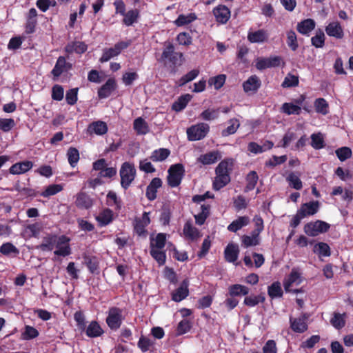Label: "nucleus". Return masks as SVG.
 <instances>
[{"mask_svg":"<svg viewBox=\"0 0 353 353\" xmlns=\"http://www.w3.org/2000/svg\"><path fill=\"white\" fill-rule=\"evenodd\" d=\"M233 160L226 159L221 161L216 168V176L213 181V188L219 190L225 186L230 181L229 172L232 170Z\"/></svg>","mask_w":353,"mask_h":353,"instance_id":"nucleus-1","label":"nucleus"},{"mask_svg":"<svg viewBox=\"0 0 353 353\" xmlns=\"http://www.w3.org/2000/svg\"><path fill=\"white\" fill-rule=\"evenodd\" d=\"M121 185L125 190L128 189L135 179L137 170L133 163L124 162L120 168Z\"/></svg>","mask_w":353,"mask_h":353,"instance_id":"nucleus-2","label":"nucleus"},{"mask_svg":"<svg viewBox=\"0 0 353 353\" xmlns=\"http://www.w3.org/2000/svg\"><path fill=\"white\" fill-rule=\"evenodd\" d=\"M168 184L172 188L179 186L185 174V169L182 164L172 165L168 170Z\"/></svg>","mask_w":353,"mask_h":353,"instance_id":"nucleus-3","label":"nucleus"},{"mask_svg":"<svg viewBox=\"0 0 353 353\" xmlns=\"http://www.w3.org/2000/svg\"><path fill=\"white\" fill-rule=\"evenodd\" d=\"M123 321V310L117 307H111L108 312L105 322L112 330H118Z\"/></svg>","mask_w":353,"mask_h":353,"instance_id":"nucleus-4","label":"nucleus"},{"mask_svg":"<svg viewBox=\"0 0 353 353\" xmlns=\"http://www.w3.org/2000/svg\"><path fill=\"white\" fill-rule=\"evenodd\" d=\"M210 130V126L207 123H199L193 125L187 129V136L190 141H199L203 139Z\"/></svg>","mask_w":353,"mask_h":353,"instance_id":"nucleus-5","label":"nucleus"},{"mask_svg":"<svg viewBox=\"0 0 353 353\" xmlns=\"http://www.w3.org/2000/svg\"><path fill=\"white\" fill-rule=\"evenodd\" d=\"M131 44L130 40L118 42L114 47L103 50V54L100 58V62H107L111 58L118 56L121 52L127 48Z\"/></svg>","mask_w":353,"mask_h":353,"instance_id":"nucleus-6","label":"nucleus"},{"mask_svg":"<svg viewBox=\"0 0 353 353\" xmlns=\"http://www.w3.org/2000/svg\"><path fill=\"white\" fill-rule=\"evenodd\" d=\"M70 239L65 235L56 236L54 243V254L60 256H67L71 254V248L70 245Z\"/></svg>","mask_w":353,"mask_h":353,"instance_id":"nucleus-7","label":"nucleus"},{"mask_svg":"<svg viewBox=\"0 0 353 353\" xmlns=\"http://www.w3.org/2000/svg\"><path fill=\"white\" fill-rule=\"evenodd\" d=\"M330 228V225L323 221L317 220L307 223L304 226L305 233L310 236H316L321 233L326 232Z\"/></svg>","mask_w":353,"mask_h":353,"instance_id":"nucleus-8","label":"nucleus"},{"mask_svg":"<svg viewBox=\"0 0 353 353\" xmlns=\"http://www.w3.org/2000/svg\"><path fill=\"white\" fill-rule=\"evenodd\" d=\"M303 279L301 278V274L299 270L296 268H293L289 275H288L283 280V287L286 292H293L298 293L300 292L299 290H292L293 286L299 285Z\"/></svg>","mask_w":353,"mask_h":353,"instance_id":"nucleus-9","label":"nucleus"},{"mask_svg":"<svg viewBox=\"0 0 353 353\" xmlns=\"http://www.w3.org/2000/svg\"><path fill=\"white\" fill-rule=\"evenodd\" d=\"M281 61L282 58L279 56H274L269 58L258 57L255 60V67L259 70L274 68L279 66L281 63Z\"/></svg>","mask_w":353,"mask_h":353,"instance_id":"nucleus-10","label":"nucleus"},{"mask_svg":"<svg viewBox=\"0 0 353 353\" xmlns=\"http://www.w3.org/2000/svg\"><path fill=\"white\" fill-rule=\"evenodd\" d=\"M202 234L201 232L193 225V224L187 221L183 226L182 236L187 241L195 242L200 239Z\"/></svg>","mask_w":353,"mask_h":353,"instance_id":"nucleus-11","label":"nucleus"},{"mask_svg":"<svg viewBox=\"0 0 353 353\" xmlns=\"http://www.w3.org/2000/svg\"><path fill=\"white\" fill-rule=\"evenodd\" d=\"M309 316L307 314H303L300 317L292 318L290 317V323L291 329L297 333H303L307 330V319Z\"/></svg>","mask_w":353,"mask_h":353,"instance_id":"nucleus-12","label":"nucleus"},{"mask_svg":"<svg viewBox=\"0 0 353 353\" xmlns=\"http://www.w3.org/2000/svg\"><path fill=\"white\" fill-rule=\"evenodd\" d=\"M71 68L72 64L67 62L64 57H59L51 72L53 75L54 80H57L62 73L68 72Z\"/></svg>","mask_w":353,"mask_h":353,"instance_id":"nucleus-13","label":"nucleus"},{"mask_svg":"<svg viewBox=\"0 0 353 353\" xmlns=\"http://www.w3.org/2000/svg\"><path fill=\"white\" fill-rule=\"evenodd\" d=\"M150 223L148 212H144L141 218L137 219L134 222V229L139 236H145L146 227Z\"/></svg>","mask_w":353,"mask_h":353,"instance_id":"nucleus-14","label":"nucleus"},{"mask_svg":"<svg viewBox=\"0 0 353 353\" xmlns=\"http://www.w3.org/2000/svg\"><path fill=\"white\" fill-rule=\"evenodd\" d=\"M320 208V203L318 201H310L307 203H303L298 212L302 215V216L307 217L313 216L318 212Z\"/></svg>","mask_w":353,"mask_h":353,"instance_id":"nucleus-15","label":"nucleus"},{"mask_svg":"<svg viewBox=\"0 0 353 353\" xmlns=\"http://www.w3.org/2000/svg\"><path fill=\"white\" fill-rule=\"evenodd\" d=\"M117 88V82L114 78H109L106 82L98 90L99 99L108 98Z\"/></svg>","mask_w":353,"mask_h":353,"instance_id":"nucleus-16","label":"nucleus"},{"mask_svg":"<svg viewBox=\"0 0 353 353\" xmlns=\"http://www.w3.org/2000/svg\"><path fill=\"white\" fill-rule=\"evenodd\" d=\"M221 159V154L220 152L218 150H213L200 155L197 159V162L203 165H208L215 163Z\"/></svg>","mask_w":353,"mask_h":353,"instance_id":"nucleus-17","label":"nucleus"},{"mask_svg":"<svg viewBox=\"0 0 353 353\" xmlns=\"http://www.w3.org/2000/svg\"><path fill=\"white\" fill-rule=\"evenodd\" d=\"M213 14L217 22L226 23L230 17V10L225 6L219 5L213 9Z\"/></svg>","mask_w":353,"mask_h":353,"instance_id":"nucleus-18","label":"nucleus"},{"mask_svg":"<svg viewBox=\"0 0 353 353\" xmlns=\"http://www.w3.org/2000/svg\"><path fill=\"white\" fill-rule=\"evenodd\" d=\"M325 32L330 37L341 39L344 37L343 28L338 21H332L325 27Z\"/></svg>","mask_w":353,"mask_h":353,"instance_id":"nucleus-19","label":"nucleus"},{"mask_svg":"<svg viewBox=\"0 0 353 353\" xmlns=\"http://www.w3.org/2000/svg\"><path fill=\"white\" fill-rule=\"evenodd\" d=\"M32 167L33 163L32 161H24L13 164L10 168L9 172L12 174H22L31 170Z\"/></svg>","mask_w":353,"mask_h":353,"instance_id":"nucleus-20","label":"nucleus"},{"mask_svg":"<svg viewBox=\"0 0 353 353\" xmlns=\"http://www.w3.org/2000/svg\"><path fill=\"white\" fill-rule=\"evenodd\" d=\"M188 285V281L184 280L181 285L172 292V299L176 302L185 299L189 294Z\"/></svg>","mask_w":353,"mask_h":353,"instance_id":"nucleus-21","label":"nucleus"},{"mask_svg":"<svg viewBox=\"0 0 353 353\" xmlns=\"http://www.w3.org/2000/svg\"><path fill=\"white\" fill-rule=\"evenodd\" d=\"M300 177V172H290L285 176V180L290 188L296 190H300L303 188V182Z\"/></svg>","mask_w":353,"mask_h":353,"instance_id":"nucleus-22","label":"nucleus"},{"mask_svg":"<svg viewBox=\"0 0 353 353\" xmlns=\"http://www.w3.org/2000/svg\"><path fill=\"white\" fill-rule=\"evenodd\" d=\"M162 181L159 178H154L150 184L148 185L146 189V197L150 201H153L157 198V190L161 187Z\"/></svg>","mask_w":353,"mask_h":353,"instance_id":"nucleus-23","label":"nucleus"},{"mask_svg":"<svg viewBox=\"0 0 353 353\" xmlns=\"http://www.w3.org/2000/svg\"><path fill=\"white\" fill-rule=\"evenodd\" d=\"M85 331L86 335L90 338L99 337L104 333L103 328L96 321H91L89 325L85 327Z\"/></svg>","mask_w":353,"mask_h":353,"instance_id":"nucleus-24","label":"nucleus"},{"mask_svg":"<svg viewBox=\"0 0 353 353\" xmlns=\"http://www.w3.org/2000/svg\"><path fill=\"white\" fill-rule=\"evenodd\" d=\"M88 132L90 134L103 135L108 132V125L101 121H94L88 125Z\"/></svg>","mask_w":353,"mask_h":353,"instance_id":"nucleus-25","label":"nucleus"},{"mask_svg":"<svg viewBox=\"0 0 353 353\" xmlns=\"http://www.w3.org/2000/svg\"><path fill=\"white\" fill-rule=\"evenodd\" d=\"M261 86V81L256 75H252L248 78L243 84L245 92H255Z\"/></svg>","mask_w":353,"mask_h":353,"instance_id":"nucleus-26","label":"nucleus"},{"mask_svg":"<svg viewBox=\"0 0 353 353\" xmlns=\"http://www.w3.org/2000/svg\"><path fill=\"white\" fill-rule=\"evenodd\" d=\"M239 246L234 243H229L225 249V259L228 262L234 263L239 256Z\"/></svg>","mask_w":353,"mask_h":353,"instance_id":"nucleus-27","label":"nucleus"},{"mask_svg":"<svg viewBox=\"0 0 353 353\" xmlns=\"http://www.w3.org/2000/svg\"><path fill=\"white\" fill-rule=\"evenodd\" d=\"M113 219L114 213L110 209L103 210L96 216V220L100 226H105L110 224L113 221Z\"/></svg>","mask_w":353,"mask_h":353,"instance_id":"nucleus-28","label":"nucleus"},{"mask_svg":"<svg viewBox=\"0 0 353 353\" xmlns=\"http://www.w3.org/2000/svg\"><path fill=\"white\" fill-rule=\"evenodd\" d=\"M197 19V16L194 12L188 14H181L178 16L177 19L174 21V24L177 27H182L188 26Z\"/></svg>","mask_w":353,"mask_h":353,"instance_id":"nucleus-29","label":"nucleus"},{"mask_svg":"<svg viewBox=\"0 0 353 353\" xmlns=\"http://www.w3.org/2000/svg\"><path fill=\"white\" fill-rule=\"evenodd\" d=\"M133 128L139 135H145L150 131L148 123L142 117H138L133 122Z\"/></svg>","mask_w":353,"mask_h":353,"instance_id":"nucleus-30","label":"nucleus"},{"mask_svg":"<svg viewBox=\"0 0 353 353\" xmlns=\"http://www.w3.org/2000/svg\"><path fill=\"white\" fill-rule=\"evenodd\" d=\"M268 38V34L264 30H258L254 32H249L248 39L251 43H263Z\"/></svg>","mask_w":353,"mask_h":353,"instance_id":"nucleus-31","label":"nucleus"},{"mask_svg":"<svg viewBox=\"0 0 353 353\" xmlns=\"http://www.w3.org/2000/svg\"><path fill=\"white\" fill-rule=\"evenodd\" d=\"M41 228L38 223L28 225L23 230L21 235L24 239L37 237L39 234Z\"/></svg>","mask_w":353,"mask_h":353,"instance_id":"nucleus-32","label":"nucleus"},{"mask_svg":"<svg viewBox=\"0 0 353 353\" xmlns=\"http://www.w3.org/2000/svg\"><path fill=\"white\" fill-rule=\"evenodd\" d=\"M250 223V218L247 216H239L234 220L228 226V230L236 232L242 228L248 225Z\"/></svg>","mask_w":353,"mask_h":353,"instance_id":"nucleus-33","label":"nucleus"},{"mask_svg":"<svg viewBox=\"0 0 353 353\" xmlns=\"http://www.w3.org/2000/svg\"><path fill=\"white\" fill-rule=\"evenodd\" d=\"M347 319V314L334 312L330 319L331 325L336 330H341L345 327Z\"/></svg>","mask_w":353,"mask_h":353,"instance_id":"nucleus-34","label":"nucleus"},{"mask_svg":"<svg viewBox=\"0 0 353 353\" xmlns=\"http://www.w3.org/2000/svg\"><path fill=\"white\" fill-rule=\"evenodd\" d=\"M200 212L194 215L196 223L201 225L210 215V205L209 204L203 203L200 206Z\"/></svg>","mask_w":353,"mask_h":353,"instance_id":"nucleus-35","label":"nucleus"},{"mask_svg":"<svg viewBox=\"0 0 353 353\" xmlns=\"http://www.w3.org/2000/svg\"><path fill=\"white\" fill-rule=\"evenodd\" d=\"M92 199L84 192H79L76 196L75 204L81 208L88 209L92 205Z\"/></svg>","mask_w":353,"mask_h":353,"instance_id":"nucleus-36","label":"nucleus"},{"mask_svg":"<svg viewBox=\"0 0 353 353\" xmlns=\"http://www.w3.org/2000/svg\"><path fill=\"white\" fill-rule=\"evenodd\" d=\"M83 258L84 259V263L91 273H95L99 270V261L97 257L90 256L85 253L83 255Z\"/></svg>","mask_w":353,"mask_h":353,"instance_id":"nucleus-37","label":"nucleus"},{"mask_svg":"<svg viewBox=\"0 0 353 353\" xmlns=\"http://www.w3.org/2000/svg\"><path fill=\"white\" fill-rule=\"evenodd\" d=\"M167 235L164 233H159L154 237L150 238V248L163 249L166 243Z\"/></svg>","mask_w":353,"mask_h":353,"instance_id":"nucleus-38","label":"nucleus"},{"mask_svg":"<svg viewBox=\"0 0 353 353\" xmlns=\"http://www.w3.org/2000/svg\"><path fill=\"white\" fill-rule=\"evenodd\" d=\"M315 22L312 19H307L297 25V30L302 34H307L315 28Z\"/></svg>","mask_w":353,"mask_h":353,"instance_id":"nucleus-39","label":"nucleus"},{"mask_svg":"<svg viewBox=\"0 0 353 353\" xmlns=\"http://www.w3.org/2000/svg\"><path fill=\"white\" fill-rule=\"evenodd\" d=\"M170 154V150L167 148H159L154 150L151 153L150 159L154 162H161L165 161Z\"/></svg>","mask_w":353,"mask_h":353,"instance_id":"nucleus-40","label":"nucleus"},{"mask_svg":"<svg viewBox=\"0 0 353 353\" xmlns=\"http://www.w3.org/2000/svg\"><path fill=\"white\" fill-rule=\"evenodd\" d=\"M241 241L242 245L245 248L257 245L260 243L259 234L252 232L250 236L243 235L241 237Z\"/></svg>","mask_w":353,"mask_h":353,"instance_id":"nucleus-41","label":"nucleus"},{"mask_svg":"<svg viewBox=\"0 0 353 353\" xmlns=\"http://www.w3.org/2000/svg\"><path fill=\"white\" fill-rule=\"evenodd\" d=\"M63 190L62 184H52L45 188V189L39 193L43 197H50L55 195Z\"/></svg>","mask_w":353,"mask_h":353,"instance_id":"nucleus-42","label":"nucleus"},{"mask_svg":"<svg viewBox=\"0 0 353 353\" xmlns=\"http://www.w3.org/2000/svg\"><path fill=\"white\" fill-rule=\"evenodd\" d=\"M192 96L190 94H185L181 96L177 101L172 104V110L176 112H180L183 110L188 103L192 99Z\"/></svg>","mask_w":353,"mask_h":353,"instance_id":"nucleus-43","label":"nucleus"},{"mask_svg":"<svg viewBox=\"0 0 353 353\" xmlns=\"http://www.w3.org/2000/svg\"><path fill=\"white\" fill-rule=\"evenodd\" d=\"M123 16V23L125 26H130L137 21V19L139 17V12L136 9H132L128 10Z\"/></svg>","mask_w":353,"mask_h":353,"instance_id":"nucleus-44","label":"nucleus"},{"mask_svg":"<svg viewBox=\"0 0 353 353\" xmlns=\"http://www.w3.org/2000/svg\"><path fill=\"white\" fill-rule=\"evenodd\" d=\"M87 50V46L81 41H75L72 43L67 45L65 47V51L68 53L76 52L78 54H82Z\"/></svg>","mask_w":353,"mask_h":353,"instance_id":"nucleus-45","label":"nucleus"},{"mask_svg":"<svg viewBox=\"0 0 353 353\" xmlns=\"http://www.w3.org/2000/svg\"><path fill=\"white\" fill-rule=\"evenodd\" d=\"M230 296H245L249 293V288L245 285L240 284H234L228 288Z\"/></svg>","mask_w":353,"mask_h":353,"instance_id":"nucleus-46","label":"nucleus"},{"mask_svg":"<svg viewBox=\"0 0 353 353\" xmlns=\"http://www.w3.org/2000/svg\"><path fill=\"white\" fill-rule=\"evenodd\" d=\"M56 235H48L43 239V242L38 247L42 251H51L54 248Z\"/></svg>","mask_w":353,"mask_h":353,"instance_id":"nucleus-47","label":"nucleus"},{"mask_svg":"<svg viewBox=\"0 0 353 353\" xmlns=\"http://www.w3.org/2000/svg\"><path fill=\"white\" fill-rule=\"evenodd\" d=\"M258 179L259 176L255 171L250 172L246 176V185L245 188V191L249 192L254 190L257 183Z\"/></svg>","mask_w":353,"mask_h":353,"instance_id":"nucleus-48","label":"nucleus"},{"mask_svg":"<svg viewBox=\"0 0 353 353\" xmlns=\"http://www.w3.org/2000/svg\"><path fill=\"white\" fill-rule=\"evenodd\" d=\"M314 105L316 112L323 115H326L329 112V105L323 98L316 99Z\"/></svg>","mask_w":353,"mask_h":353,"instance_id":"nucleus-49","label":"nucleus"},{"mask_svg":"<svg viewBox=\"0 0 353 353\" xmlns=\"http://www.w3.org/2000/svg\"><path fill=\"white\" fill-rule=\"evenodd\" d=\"M314 252L319 256H329L331 254L330 246L323 242H320L314 245Z\"/></svg>","mask_w":353,"mask_h":353,"instance_id":"nucleus-50","label":"nucleus"},{"mask_svg":"<svg viewBox=\"0 0 353 353\" xmlns=\"http://www.w3.org/2000/svg\"><path fill=\"white\" fill-rule=\"evenodd\" d=\"M67 157L69 164L74 168L79 160V150L73 147L68 148L67 151Z\"/></svg>","mask_w":353,"mask_h":353,"instance_id":"nucleus-51","label":"nucleus"},{"mask_svg":"<svg viewBox=\"0 0 353 353\" xmlns=\"http://www.w3.org/2000/svg\"><path fill=\"white\" fill-rule=\"evenodd\" d=\"M265 297L260 295H250L244 299L243 303L248 307H254L260 303H263Z\"/></svg>","mask_w":353,"mask_h":353,"instance_id":"nucleus-52","label":"nucleus"},{"mask_svg":"<svg viewBox=\"0 0 353 353\" xmlns=\"http://www.w3.org/2000/svg\"><path fill=\"white\" fill-rule=\"evenodd\" d=\"M282 111L288 114H299L301 113V106L292 103H285L281 107Z\"/></svg>","mask_w":353,"mask_h":353,"instance_id":"nucleus-53","label":"nucleus"},{"mask_svg":"<svg viewBox=\"0 0 353 353\" xmlns=\"http://www.w3.org/2000/svg\"><path fill=\"white\" fill-rule=\"evenodd\" d=\"M268 295L272 299L281 297L283 295V290L281 283L278 281L273 283L270 286L268 287Z\"/></svg>","mask_w":353,"mask_h":353,"instance_id":"nucleus-54","label":"nucleus"},{"mask_svg":"<svg viewBox=\"0 0 353 353\" xmlns=\"http://www.w3.org/2000/svg\"><path fill=\"white\" fill-rule=\"evenodd\" d=\"M199 74V70L198 69H194L189 72H188L186 74L183 76L179 81H178V85L179 86H183L187 83L192 81V80L195 79Z\"/></svg>","mask_w":353,"mask_h":353,"instance_id":"nucleus-55","label":"nucleus"},{"mask_svg":"<svg viewBox=\"0 0 353 353\" xmlns=\"http://www.w3.org/2000/svg\"><path fill=\"white\" fill-rule=\"evenodd\" d=\"M150 254L159 265H162L165 263L166 255L163 249L150 248Z\"/></svg>","mask_w":353,"mask_h":353,"instance_id":"nucleus-56","label":"nucleus"},{"mask_svg":"<svg viewBox=\"0 0 353 353\" xmlns=\"http://www.w3.org/2000/svg\"><path fill=\"white\" fill-rule=\"evenodd\" d=\"M230 125L222 131V135L227 137L234 134L240 126L239 121L237 119H232L229 121Z\"/></svg>","mask_w":353,"mask_h":353,"instance_id":"nucleus-57","label":"nucleus"},{"mask_svg":"<svg viewBox=\"0 0 353 353\" xmlns=\"http://www.w3.org/2000/svg\"><path fill=\"white\" fill-rule=\"evenodd\" d=\"M219 116V109H207L201 112L200 117L205 121H212L217 119Z\"/></svg>","mask_w":353,"mask_h":353,"instance_id":"nucleus-58","label":"nucleus"},{"mask_svg":"<svg viewBox=\"0 0 353 353\" xmlns=\"http://www.w3.org/2000/svg\"><path fill=\"white\" fill-rule=\"evenodd\" d=\"M299 77L298 76L288 74L285 77L281 85L283 88H290L297 86L299 85Z\"/></svg>","mask_w":353,"mask_h":353,"instance_id":"nucleus-59","label":"nucleus"},{"mask_svg":"<svg viewBox=\"0 0 353 353\" xmlns=\"http://www.w3.org/2000/svg\"><path fill=\"white\" fill-rule=\"evenodd\" d=\"M192 327V323L188 319H183L181 321L176 328V332L178 335H182L187 332H188Z\"/></svg>","mask_w":353,"mask_h":353,"instance_id":"nucleus-60","label":"nucleus"},{"mask_svg":"<svg viewBox=\"0 0 353 353\" xmlns=\"http://www.w3.org/2000/svg\"><path fill=\"white\" fill-rule=\"evenodd\" d=\"M312 44L316 48H322L325 43V34L321 30H318L311 39Z\"/></svg>","mask_w":353,"mask_h":353,"instance_id":"nucleus-61","label":"nucleus"},{"mask_svg":"<svg viewBox=\"0 0 353 353\" xmlns=\"http://www.w3.org/2000/svg\"><path fill=\"white\" fill-rule=\"evenodd\" d=\"M226 77L225 74H219L209 79L208 83L213 85L216 90L220 89L225 83Z\"/></svg>","mask_w":353,"mask_h":353,"instance_id":"nucleus-62","label":"nucleus"},{"mask_svg":"<svg viewBox=\"0 0 353 353\" xmlns=\"http://www.w3.org/2000/svg\"><path fill=\"white\" fill-rule=\"evenodd\" d=\"M311 139V145L314 148L318 150L324 147V139L321 133L312 134Z\"/></svg>","mask_w":353,"mask_h":353,"instance_id":"nucleus-63","label":"nucleus"},{"mask_svg":"<svg viewBox=\"0 0 353 353\" xmlns=\"http://www.w3.org/2000/svg\"><path fill=\"white\" fill-rule=\"evenodd\" d=\"M139 168L145 173H153L156 171L155 168L148 159L139 161Z\"/></svg>","mask_w":353,"mask_h":353,"instance_id":"nucleus-64","label":"nucleus"}]
</instances>
